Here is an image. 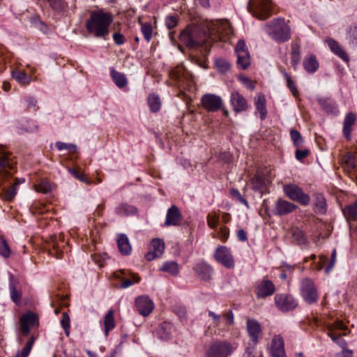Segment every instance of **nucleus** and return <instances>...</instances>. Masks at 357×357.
<instances>
[{"label": "nucleus", "instance_id": "e433bc0d", "mask_svg": "<svg viewBox=\"0 0 357 357\" xmlns=\"http://www.w3.org/2000/svg\"><path fill=\"white\" fill-rule=\"evenodd\" d=\"M346 39L351 48L357 49V26L349 27L347 32Z\"/></svg>", "mask_w": 357, "mask_h": 357}, {"label": "nucleus", "instance_id": "0e129e2a", "mask_svg": "<svg viewBox=\"0 0 357 357\" xmlns=\"http://www.w3.org/2000/svg\"><path fill=\"white\" fill-rule=\"evenodd\" d=\"M174 311L181 321H185L187 319V311L185 307H176Z\"/></svg>", "mask_w": 357, "mask_h": 357}, {"label": "nucleus", "instance_id": "2eb2a0df", "mask_svg": "<svg viewBox=\"0 0 357 357\" xmlns=\"http://www.w3.org/2000/svg\"><path fill=\"white\" fill-rule=\"evenodd\" d=\"M192 270L202 280L209 281L212 278L213 269L212 266L205 261L202 260L196 263Z\"/></svg>", "mask_w": 357, "mask_h": 357}, {"label": "nucleus", "instance_id": "ddd939ff", "mask_svg": "<svg viewBox=\"0 0 357 357\" xmlns=\"http://www.w3.org/2000/svg\"><path fill=\"white\" fill-rule=\"evenodd\" d=\"M346 328L347 326L342 321L340 320H337L328 326V336L333 340V342H337L342 348V349H346L345 347L347 345V342L340 338L342 334H337L335 331L336 330L344 331ZM342 335H345L346 333H344Z\"/></svg>", "mask_w": 357, "mask_h": 357}, {"label": "nucleus", "instance_id": "4d7b16f0", "mask_svg": "<svg viewBox=\"0 0 357 357\" xmlns=\"http://www.w3.org/2000/svg\"><path fill=\"white\" fill-rule=\"evenodd\" d=\"M20 321L26 323L29 326H33L36 321V316L33 313L26 314L22 317Z\"/></svg>", "mask_w": 357, "mask_h": 357}, {"label": "nucleus", "instance_id": "a18cd8bd", "mask_svg": "<svg viewBox=\"0 0 357 357\" xmlns=\"http://www.w3.org/2000/svg\"><path fill=\"white\" fill-rule=\"evenodd\" d=\"M34 338L31 337L26 343L21 351H17L13 357H28L34 344Z\"/></svg>", "mask_w": 357, "mask_h": 357}, {"label": "nucleus", "instance_id": "4c0bfd02", "mask_svg": "<svg viewBox=\"0 0 357 357\" xmlns=\"http://www.w3.org/2000/svg\"><path fill=\"white\" fill-rule=\"evenodd\" d=\"M20 182L15 181L9 188H3L1 197L6 201H12L17 195V188Z\"/></svg>", "mask_w": 357, "mask_h": 357}, {"label": "nucleus", "instance_id": "a19ab883", "mask_svg": "<svg viewBox=\"0 0 357 357\" xmlns=\"http://www.w3.org/2000/svg\"><path fill=\"white\" fill-rule=\"evenodd\" d=\"M115 327L114 311L110 309L105 316L104 319V328L105 335L107 336L110 331Z\"/></svg>", "mask_w": 357, "mask_h": 357}, {"label": "nucleus", "instance_id": "4468645a", "mask_svg": "<svg viewBox=\"0 0 357 357\" xmlns=\"http://www.w3.org/2000/svg\"><path fill=\"white\" fill-rule=\"evenodd\" d=\"M212 34L216 35L220 40L230 36L233 31L230 24L227 21H216L211 26Z\"/></svg>", "mask_w": 357, "mask_h": 357}, {"label": "nucleus", "instance_id": "dca6fc26", "mask_svg": "<svg viewBox=\"0 0 357 357\" xmlns=\"http://www.w3.org/2000/svg\"><path fill=\"white\" fill-rule=\"evenodd\" d=\"M136 310L142 316L149 315L154 308V304L147 296H140L135 299Z\"/></svg>", "mask_w": 357, "mask_h": 357}, {"label": "nucleus", "instance_id": "7c9ffc66", "mask_svg": "<svg viewBox=\"0 0 357 357\" xmlns=\"http://www.w3.org/2000/svg\"><path fill=\"white\" fill-rule=\"evenodd\" d=\"M115 213L121 216L135 215L137 214L138 209L133 205L121 203L116 207Z\"/></svg>", "mask_w": 357, "mask_h": 357}, {"label": "nucleus", "instance_id": "13d9d810", "mask_svg": "<svg viewBox=\"0 0 357 357\" xmlns=\"http://www.w3.org/2000/svg\"><path fill=\"white\" fill-rule=\"evenodd\" d=\"M238 80L241 81L243 86L247 89L251 91L255 90V84L250 78L243 75H240L238 77Z\"/></svg>", "mask_w": 357, "mask_h": 357}, {"label": "nucleus", "instance_id": "8fccbe9b", "mask_svg": "<svg viewBox=\"0 0 357 357\" xmlns=\"http://www.w3.org/2000/svg\"><path fill=\"white\" fill-rule=\"evenodd\" d=\"M219 220L220 217L217 213H208L206 217L207 225L213 229H217Z\"/></svg>", "mask_w": 357, "mask_h": 357}, {"label": "nucleus", "instance_id": "49530a36", "mask_svg": "<svg viewBox=\"0 0 357 357\" xmlns=\"http://www.w3.org/2000/svg\"><path fill=\"white\" fill-rule=\"evenodd\" d=\"M256 293L258 298H266L268 296V279L264 278L261 284L257 287Z\"/></svg>", "mask_w": 357, "mask_h": 357}, {"label": "nucleus", "instance_id": "cd10ccee", "mask_svg": "<svg viewBox=\"0 0 357 357\" xmlns=\"http://www.w3.org/2000/svg\"><path fill=\"white\" fill-rule=\"evenodd\" d=\"M173 331V325L169 322L164 321L158 326L156 335L161 340H168L171 338Z\"/></svg>", "mask_w": 357, "mask_h": 357}, {"label": "nucleus", "instance_id": "338daca9", "mask_svg": "<svg viewBox=\"0 0 357 357\" xmlns=\"http://www.w3.org/2000/svg\"><path fill=\"white\" fill-rule=\"evenodd\" d=\"M218 235L219 238H220L222 241H226L229 235V229L227 227H222L218 231Z\"/></svg>", "mask_w": 357, "mask_h": 357}, {"label": "nucleus", "instance_id": "39448f33", "mask_svg": "<svg viewBox=\"0 0 357 357\" xmlns=\"http://www.w3.org/2000/svg\"><path fill=\"white\" fill-rule=\"evenodd\" d=\"M198 30L197 28L187 26L179 34V40L189 49H194L202 46L204 40L197 37Z\"/></svg>", "mask_w": 357, "mask_h": 357}, {"label": "nucleus", "instance_id": "ea45409f", "mask_svg": "<svg viewBox=\"0 0 357 357\" xmlns=\"http://www.w3.org/2000/svg\"><path fill=\"white\" fill-rule=\"evenodd\" d=\"M147 101L151 112L155 113L160 109L161 100L158 95L155 93L150 94L148 96Z\"/></svg>", "mask_w": 357, "mask_h": 357}, {"label": "nucleus", "instance_id": "3c124183", "mask_svg": "<svg viewBox=\"0 0 357 357\" xmlns=\"http://www.w3.org/2000/svg\"><path fill=\"white\" fill-rule=\"evenodd\" d=\"M142 33L144 36V39L149 42L152 38L153 28L151 24L144 23L142 25L141 28Z\"/></svg>", "mask_w": 357, "mask_h": 357}, {"label": "nucleus", "instance_id": "473e14b6", "mask_svg": "<svg viewBox=\"0 0 357 357\" xmlns=\"http://www.w3.org/2000/svg\"><path fill=\"white\" fill-rule=\"evenodd\" d=\"M266 97L265 95L259 93L255 98V105L256 107V114L259 113V117L261 120H264L266 117Z\"/></svg>", "mask_w": 357, "mask_h": 357}, {"label": "nucleus", "instance_id": "bf43d9fd", "mask_svg": "<svg viewBox=\"0 0 357 357\" xmlns=\"http://www.w3.org/2000/svg\"><path fill=\"white\" fill-rule=\"evenodd\" d=\"M178 24V18L175 15H168L165 18V25L168 29H172Z\"/></svg>", "mask_w": 357, "mask_h": 357}, {"label": "nucleus", "instance_id": "58836bf2", "mask_svg": "<svg viewBox=\"0 0 357 357\" xmlns=\"http://www.w3.org/2000/svg\"><path fill=\"white\" fill-rule=\"evenodd\" d=\"M159 270L160 271L169 273L173 276L177 275L179 272L178 264L175 261L165 262Z\"/></svg>", "mask_w": 357, "mask_h": 357}, {"label": "nucleus", "instance_id": "aec40b11", "mask_svg": "<svg viewBox=\"0 0 357 357\" xmlns=\"http://www.w3.org/2000/svg\"><path fill=\"white\" fill-rule=\"evenodd\" d=\"M230 102L235 112H241L248 108L246 99L242 94L236 91L231 93Z\"/></svg>", "mask_w": 357, "mask_h": 357}, {"label": "nucleus", "instance_id": "b1692460", "mask_svg": "<svg viewBox=\"0 0 357 357\" xmlns=\"http://www.w3.org/2000/svg\"><path fill=\"white\" fill-rule=\"evenodd\" d=\"M252 188L255 192H258L261 197L268 190L266 184V177L264 174L259 172L255 175L252 180Z\"/></svg>", "mask_w": 357, "mask_h": 357}, {"label": "nucleus", "instance_id": "e2e57ef3", "mask_svg": "<svg viewBox=\"0 0 357 357\" xmlns=\"http://www.w3.org/2000/svg\"><path fill=\"white\" fill-rule=\"evenodd\" d=\"M336 258H337V252L336 250L334 249L332 252L331 260L328 264V266L326 267L324 271L326 274L329 273L331 271L333 268L335 262H336Z\"/></svg>", "mask_w": 357, "mask_h": 357}, {"label": "nucleus", "instance_id": "2f4dec72", "mask_svg": "<svg viewBox=\"0 0 357 357\" xmlns=\"http://www.w3.org/2000/svg\"><path fill=\"white\" fill-rule=\"evenodd\" d=\"M296 208V206L284 200H278L275 206V213L282 215L293 212Z\"/></svg>", "mask_w": 357, "mask_h": 357}, {"label": "nucleus", "instance_id": "f8f14e48", "mask_svg": "<svg viewBox=\"0 0 357 357\" xmlns=\"http://www.w3.org/2000/svg\"><path fill=\"white\" fill-rule=\"evenodd\" d=\"M268 0H250L248 3L249 12L259 20H265L268 15Z\"/></svg>", "mask_w": 357, "mask_h": 357}, {"label": "nucleus", "instance_id": "c85d7f7f", "mask_svg": "<svg viewBox=\"0 0 357 357\" xmlns=\"http://www.w3.org/2000/svg\"><path fill=\"white\" fill-rule=\"evenodd\" d=\"M17 281L14 278L13 273H9V290L11 300L16 304L20 305L22 299V292L17 289Z\"/></svg>", "mask_w": 357, "mask_h": 357}, {"label": "nucleus", "instance_id": "1a4fd4ad", "mask_svg": "<svg viewBox=\"0 0 357 357\" xmlns=\"http://www.w3.org/2000/svg\"><path fill=\"white\" fill-rule=\"evenodd\" d=\"M284 192L289 199L296 201L303 206H307L310 202L309 195L304 193L301 188L294 184L284 185Z\"/></svg>", "mask_w": 357, "mask_h": 357}, {"label": "nucleus", "instance_id": "7ed1b4c3", "mask_svg": "<svg viewBox=\"0 0 357 357\" xmlns=\"http://www.w3.org/2000/svg\"><path fill=\"white\" fill-rule=\"evenodd\" d=\"M269 36L278 43H284L291 38L290 27L283 18L274 19L269 26Z\"/></svg>", "mask_w": 357, "mask_h": 357}, {"label": "nucleus", "instance_id": "0eeeda50", "mask_svg": "<svg viewBox=\"0 0 357 357\" xmlns=\"http://www.w3.org/2000/svg\"><path fill=\"white\" fill-rule=\"evenodd\" d=\"M274 303L280 311L284 312L291 311L298 306L296 299L288 294H277L274 298Z\"/></svg>", "mask_w": 357, "mask_h": 357}, {"label": "nucleus", "instance_id": "393cba45", "mask_svg": "<svg viewBox=\"0 0 357 357\" xmlns=\"http://www.w3.org/2000/svg\"><path fill=\"white\" fill-rule=\"evenodd\" d=\"M331 51L344 61H349V58L347 54L343 50L337 41L332 38H327L325 40Z\"/></svg>", "mask_w": 357, "mask_h": 357}, {"label": "nucleus", "instance_id": "f3484780", "mask_svg": "<svg viewBox=\"0 0 357 357\" xmlns=\"http://www.w3.org/2000/svg\"><path fill=\"white\" fill-rule=\"evenodd\" d=\"M203 107L208 112H215L220 109L222 105V98L214 94H205L202 98Z\"/></svg>", "mask_w": 357, "mask_h": 357}, {"label": "nucleus", "instance_id": "9b49d317", "mask_svg": "<svg viewBox=\"0 0 357 357\" xmlns=\"http://www.w3.org/2000/svg\"><path fill=\"white\" fill-rule=\"evenodd\" d=\"M213 257L220 264L227 268L234 267L235 262L231 255V250L224 245H219L216 248Z\"/></svg>", "mask_w": 357, "mask_h": 357}, {"label": "nucleus", "instance_id": "864d4df0", "mask_svg": "<svg viewBox=\"0 0 357 357\" xmlns=\"http://www.w3.org/2000/svg\"><path fill=\"white\" fill-rule=\"evenodd\" d=\"M61 325L65 331V334L67 337L70 335V317L67 312H63L62 319L61 320Z\"/></svg>", "mask_w": 357, "mask_h": 357}, {"label": "nucleus", "instance_id": "774afa93", "mask_svg": "<svg viewBox=\"0 0 357 357\" xmlns=\"http://www.w3.org/2000/svg\"><path fill=\"white\" fill-rule=\"evenodd\" d=\"M112 38L115 44L117 45H122L126 42L124 36L119 32L114 33Z\"/></svg>", "mask_w": 357, "mask_h": 357}, {"label": "nucleus", "instance_id": "9d476101", "mask_svg": "<svg viewBox=\"0 0 357 357\" xmlns=\"http://www.w3.org/2000/svg\"><path fill=\"white\" fill-rule=\"evenodd\" d=\"M169 76L178 86H182L189 85L192 79L190 73L183 65L172 68L169 71Z\"/></svg>", "mask_w": 357, "mask_h": 357}, {"label": "nucleus", "instance_id": "a211bd4d", "mask_svg": "<svg viewBox=\"0 0 357 357\" xmlns=\"http://www.w3.org/2000/svg\"><path fill=\"white\" fill-rule=\"evenodd\" d=\"M165 250L164 241L159 238L153 239L149 245V251L145 255L147 261H152L162 256Z\"/></svg>", "mask_w": 357, "mask_h": 357}, {"label": "nucleus", "instance_id": "20e7f679", "mask_svg": "<svg viewBox=\"0 0 357 357\" xmlns=\"http://www.w3.org/2000/svg\"><path fill=\"white\" fill-rule=\"evenodd\" d=\"M15 165L10 154L0 146V183L12 176Z\"/></svg>", "mask_w": 357, "mask_h": 357}, {"label": "nucleus", "instance_id": "423d86ee", "mask_svg": "<svg viewBox=\"0 0 357 357\" xmlns=\"http://www.w3.org/2000/svg\"><path fill=\"white\" fill-rule=\"evenodd\" d=\"M235 54L237 57V67L246 70L251 64L250 54L243 40H238L235 47Z\"/></svg>", "mask_w": 357, "mask_h": 357}, {"label": "nucleus", "instance_id": "f03ea898", "mask_svg": "<svg viewBox=\"0 0 357 357\" xmlns=\"http://www.w3.org/2000/svg\"><path fill=\"white\" fill-rule=\"evenodd\" d=\"M238 344L227 340H218L211 343L205 352L206 357H229L237 349Z\"/></svg>", "mask_w": 357, "mask_h": 357}, {"label": "nucleus", "instance_id": "6ab92c4d", "mask_svg": "<svg viewBox=\"0 0 357 357\" xmlns=\"http://www.w3.org/2000/svg\"><path fill=\"white\" fill-rule=\"evenodd\" d=\"M115 277L121 280L120 287L121 289H126L135 283L139 282V278L135 274L128 273L126 270H120L118 273H115Z\"/></svg>", "mask_w": 357, "mask_h": 357}, {"label": "nucleus", "instance_id": "603ef678", "mask_svg": "<svg viewBox=\"0 0 357 357\" xmlns=\"http://www.w3.org/2000/svg\"><path fill=\"white\" fill-rule=\"evenodd\" d=\"M10 250L6 239L2 236L0 237V255L8 258L10 256Z\"/></svg>", "mask_w": 357, "mask_h": 357}, {"label": "nucleus", "instance_id": "69168bd1", "mask_svg": "<svg viewBox=\"0 0 357 357\" xmlns=\"http://www.w3.org/2000/svg\"><path fill=\"white\" fill-rule=\"evenodd\" d=\"M68 171L74 177H75L78 180H79L84 183H86L87 184L89 183L88 179L86 178L84 174H83L82 173H80L78 171H77L76 169H72V168H70Z\"/></svg>", "mask_w": 357, "mask_h": 357}, {"label": "nucleus", "instance_id": "6e6d98bb", "mask_svg": "<svg viewBox=\"0 0 357 357\" xmlns=\"http://www.w3.org/2000/svg\"><path fill=\"white\" fill-rule=\"evenodd\" d=\"M283 75L286 79L287 86L291 91L294 96H296L298 93V91L297 90L295 83L294 82V81L291 79V77L287 73L284 72L283 73Z\"/></svg>", "mask_w": 357, "mask_h": 357}, {"label": "nucleus", "instance_id": "bb28decb", "mask_svg": "<svg viewBox=\"0 0 357 357\" xmlns=\"http://www.w3.org/2000/svg\"><path fill=\"white\" fill-rule=\"evenodd\" d=\"M326 199L322 193L317 192L314 195L313 209L314 211L320 215L326 213L327 212Z\"/></svg>", "mask_w": 357, "mask_h": 357}, {"label": "nucleus", "instance_id": "4be33fe9", "mask_svg": "<svg viewBox=\"0 0 357 357\" xmlns=\"http://www.w3.org/2000/svg\"><path fill=\"white\" fill-rule=\"evenodd\" d=\"M271 354L273 357H286L284 340L280 335H275L273 338Z\"/></svg>", "mask_w": 357, "mask_h": 357}, {"label": "nucleus", "instance_id": "a878e982", "mask_svg": "<svg viewBox=\"0 0 357 357\" xmlns=\"http://www.w3.org/2000/svg\"><path fill=\"white\" fill-rule=\"evenodd\" d=\"M356 120V115L354 112H349L344 117L342 133L347 140L351 139L352 127Z\"/></svg>", "mask_w": 357, "mask_h": 357}, {"label": "nucleus", "instance_id": "37998d69", "mask_svg": "<svg viewBox=\"0 0 357 357\" xmlns=\"http://www.w3.org/2000/svg\"><path fill=\"white\" fill-rule=\"evenodd\" d=\"M12 77L21 84L27 85L31 82V77L24 71L15 70L12 72Z\"/></svg>", "mask_w": 357, "mask_h": 357}, {"label": "nucleus", "instance_id": "412c9836", "mask_svg": "<svg viewBox=\"0 0 357 357\" xmlns=\"http://www.w3.org/2000/svg\"><path fill=\"white\" fill-rule=\"evenodd\" d=\"M182 219L181 213L177 206L172 205L167 212L165 225L169 226H178Z\"/></svg>", "mask_w": 357, "mask_h": 357}, {"label": "nucleus", "instance_id": "79ce46f5", "mask_svg": "<svg viewBox=\"0 0 357 357\" xmlns=\"http://www.w3.org/2000/svg\"><path fill=\"white\" fill-rule=\"evenodd\" d=\"M52 250H50V254L54 256L56 259H61L63 257L62 248L63 247V241L59 242L54 239L50 243Z\"/></svg>", "mask_w": 357, "mask_h": 357}, {"label": "nucleus", "instance_id": "f704fd0d", "mask_svg": "<svg viewBox=\"0 0 357 357\" xmlns=\"http://www.w3.org/2000/svg\"><path fill=\"white\" fill-rule=\"evenodd\" d=\"M304 69L309 73L316 72L319 66V62L314 55H310L309 57H305L303 63Z\"/></svg>", "mask_w": 357, "mask_h": 357}, {"label": "nucleus", "instance_id": "f257e3e1", "mask_svg": "<svg viewBox=\"0 0 357 357\" xmlns=\"http://www.w3.org/2000/svg\"><path fill=\"white\" fill-rule=\"evenodd\" d=\"M113 20L111 13L101 10H95L91 12L89 18L86 21V29L93 37L107 40Z\"/></svg>", "mask_w": 357, "mask_h": 357}, {"label": "nucleus", "instance_id": "c03bdc74", "mask_svg": "<svg viewBox=\"0 0 357 357\" xmlns=\"http://www.w3.org/2000/svg\"><path fill=\"white\" fill-rule=\"evenodd\" d=\"M344 214L347 220H357V202L347 206L344 210Z\"/></svg>", "mask_w": 357, "mask_h": 357}, {"label": "nucleus", "instance_id": "5701e85b", "mask_svg": "<svg viewBox=\"0 0 357 357\" xmlns=\"http://www.w3.org/2000/svg\"><path fill=\"white\" fill-rule=\"evenodd\" d=\"M246 328L250 340L255 344L261 333V326L258 321L255 319H248L246 322Z\"/></svg>", "mask_w": 357, "mask_h": 357}, {"label": "nucleus", "instance_id": "09e8293b", "mask_svg": "<svg viewBox=\"0 0 357 357\" xmlns=\"http://www.w3.org/2000/svg\"><path fill=\"white\" fill-rule=\"evenodd\" d=\"M229 194L231 198L236 202L245 205L248 208H249L248 201L241 195L237 189L231 188L229 191Z\"/></svg>", "mask_w": 357, "mask_h": 357}, {"label": "nucleus", "instance_id": "c9c22d12", "mask_svg": "<svg viewBox=\"0 0 357 357\" xmlns=\"http://www.w3.org/2000/svg\"><path fill=\"white\" fill-rule=\"evenodd\" d=\"M301 60L300 45L294 41L291 43V63L296 70Z\"/></svg>", "mask_w": 357, "mask_h": 357}, {"label": "nucleus", "instance_id": "680f3d73", "mask_svg": "<svg viewBox=\"0 0 357 357\" xmlns=\"http://www.w3.org/2000/svg\"><path fill=\"white\" fill-rule=\"evenodd\" d=\"M215 66L222 72H226L230 68L229 63L222 59H216Z\"/></svg>", "mask_w": 357, "mask_h": 357}, {"label": "nucleus", "instance_id": "052dcab7", "mask_svg": "<svg viewBox=\"0 0 357 357\" xmlns=\"http://www.w3.org/2000/svg\"><path fill=\"white\" fill-rule=\"evenodd\" d=\"M36 191L42 193H47L51 190V185L48 181H43L36 186Z\"/></svg>", "mask_w": 357, "mask_h": 357}, {"label": "nucleus", "instance_id": "6e6552de", "mask_svg": "<svg viewBox=\"0 0 357 357\" xmlns=\"http://www.w3.org/2000/svg\"><path fill=\"white\" fill-rule=\"evenodd\" d=\"M301 294L304 301L308 304H313L318 301V294L312 280L305 278L301 282Z\"/></svg>", "mask_w": 357, "mask_h": 357}, {"label": "nucleus", "instance_id": "de8ad7c7", "mask_svg": "<svg viewBox=\"0 0 357 357\" xmlns=\"http://www.w3.org/2000/svg\"><path fill=\"white\" fill-rule=\"evenodd\" d=\"M290 137L294 145L297 148H301L304 142L303 138L301 133L296 130H290Z\"/></svg>", "mask_w": 357, "mask_h": 357}, {"label": "nucleus", "instance_id": "c756f323", "mask_svg": "<svg viewBox=\"0 0 357 357\" xmlns=\"http://www.w3.org/2000/svg\"><path fill=\"white\" fill-rule=\"evenodd\" d=\"M117 245L119 252L123 255H129L131 253L132 247L128 236L124 234H119L117 236Z\"/></svg>", "mask_w": 357, "mask_h": 357}, {"label": "nucleus", "instance_id": "5fc2aeb1", "mask_svg": "<svg viewBox=\"0 0 357 357\" xmlns=\"http://www.w3.org/2000/svg\"><path fill=\"white\" fill-rule=\"evenodd\" d=\"M293 240L300 245H304L307 243V239L303 232L299 229H296L292 234Z\"/></svg>", "mask_w": 357, "mask_h": 357}, {"label": "nucleus", "instance_id": "72a5a7b5", "mask_svg": "<svg viewBox=\"0 0 357 357\" xmlns=\"http://www.w3.org/2000/svg\"><path fill=\"white\" fill-rule=\"evenodd\" d=\"M110 76L114 84L119 88L122 89L128 85V79L123 73L116 71L114 68H111Z\"/></svg>", "mask_w": 357, "mask_h": 357}]
</instances>
